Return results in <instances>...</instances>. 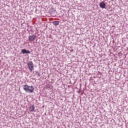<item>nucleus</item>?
Here are the masks:
<instances>
[{
    "mask_svg": "<svg viewBox=\"0 0 128 128\" xmlns=\"http://www.w3.org/2000/svg\"><path fill=\"white\" fill-rule=\"evenodd\" d=\"M23 90L26 92H34V88L32 86H30L27 84L23 86Z\"/></svg>",
    "mask_w": 128,
    "mask_h": 128,
    "instance_id": "f257e3e1",
    "label": "nucleus"
},
{
    "mask_svg": "<svg viewBox=\"0 0 128 128\" xmlns=\"http://www.w3.org/2000/svg\"><path fill=\"white\" fill-rule=\"evenodd\" d=\"M28 66L29 68V70H30V72L33 70L34 66V63L32 62H28Z\"/></svg>",
    "mask_w": 128,
    "mask_h": 128,
    "instance_id": "f03ea898",
    "label": "nucleus"
},
{
    "mask_svg": "<svg viewBox=\"0 0 128 128\" xmlns=\"http://www.w3.org/2000/svg\"><path fill=\"white\" fill-rule=\"evenodd\" d=\"M36 38V36L35 35H32L28 37V40L30 42H34Z\"/></svg>",
    "mask_w": 128,
    "mask_h": 128,
    "instance_id": "7ed1b4c3",
    "label": "nucleus"
},
{
    "mask_svg": "<svg viewBox=\"0 0 128 128\" xmlns=\"http://www.w3.org/2000/svg\"><path fill=\"white\" fill-rule=\"evenodd\" d=\"M100 6L101 8H106V3L104 2H102L100 3Z\"/></svg>",
    "mask_w": 128,
    "mask_h": 128,
    "instance_id": "20e7f679",
    "label": "nucleus"
},
{
    "mask_svg": "<svg viewBox=\"0 0 128 128\" xmlns=\"http://www.w3.org/2000/svg\"><path fill=\"white\" fill-rule=\"evenodd\" d=\"M22 54H30V51L26 50V49H23L22 50Z\"/></svg>",
    "mask_w": 128,
    "mask_h": 128,
    "instance_id": "39448f33",
    "label": "nucleus"
},
{
    "mask_svg": "<svg viewBox=\"0 0 128 128\" xmlns=\"http://www.w3.org/2000/svg\"><path fill=\"white\" fill-rule=\"evenodd\" d=\"M29 111L30 112H34V106H30V108H29Z\"/></svg>",
    "mask_w": 128,
    "mask_h": 128,
    "instance_id": "423d86ee",
    "label": "nucleus"
},
{
    "mask_svg": "<svg viewBox=\"0 0 128 128\" xmlns=\"http://www.w3.org/2000/svg\"><path fill=\"white\" fill-rule=\"evenodd\" d=\"M53 24L55 26H58V24H60V22L58 21H54Z\"/></svg>",
    "mask_w": 128,
    "mask_h": 128,
    "instance_id": "0eeeda50",
    "label": "nucleus"
},
{
    "mask_svg": "<svg viewBox=\"0 0 128 128\" xmlns=\"http://www.w3.org/2000/svg\"><path fill=\"white\" fill-rule=\"evenodd\" d=\"M36 74L38 76H40V73L38 72H36Z\"/></svg>",
    "mask_w": 128,
    "mask_h": 128,
    "instance_id": "6e6552de",
    "label": "nucleus"
},
{
    "mask_svg": "<svg viewBox=\"0 0 128 128\" xmlns=\"http://www.w3.org/2000/svg\"><path fill=\"white\" fill-rule=\"evenodd\" d=\"M70 52H74V50H70Z\"/></svg>",
    "mask_w": 128,
    "mask_h": 128,
    "instance_id": "1a4fd4ad",
    "label": "nucleus"
}]
</instances>
